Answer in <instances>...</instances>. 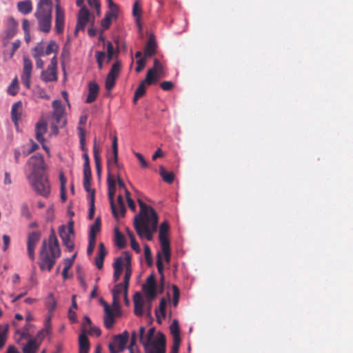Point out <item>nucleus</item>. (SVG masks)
I'll use <instances>...</instances> for the list:
<instances>
[{"label": "nucleus", "mask_w": 353, "mask_h": 353, "mask_svg": "<svg viewBox=\"0 0 353 353\" xmlns=\"http://www.w3.org/2000/svg\"><path fill=\"white\" fill-rule=\"evenodd\" d=\"M99 85L94 81L90 82L88 85V94L86 99V103H91L94 102L99 94Z\"/></svg>", "instance_id": "14"}, {"label": "nucleus", "mask_w": 353, "mask_h": 353, "mask_svg": "<svg viewBox=\"0 0 353 353\" xmlns=\"http://www.w3.org/2000/svg\"><path fill=\"white\" fill-rule=\"evenodd\" d=\"M130 239L131 241V247L132 250H134L137 253L141 252V248L138 244V243L135 240V237L133 234L130 235Z\"/></svg>", "instance_id": "52"}, {"label": "nucleus", "mask_w": 353, "mask_h": 353, "mask_svg": "<svg viewBox=\"0 0 353 353\" xmlns=\"http://www.w3.org/2000/svg\"><path fill=\"white\" fill-rule=\"evenodd\" d=\"M134 155L139 159L142 168H148V165L146 161L144 159L143 156L139 152H134Z\"/></svg>", "instance_id": "60"}, {"label": "nucleus", "mask_w": 353, "mask_h": 353, "mask_svg": "<svg viewBox=\"0 0 353 353\" xmlns=\"http://www.w3.org/2000/svg\"><path fill=\"white\" fill-rule=\"evenodd\" d=\"M140 214L134 217V226L141 239L152 241L153 233L157 230L158 216L154 210L138 199Z\"/></svg>", "instance_id": "2"}, {"label": "nucleus", "mask_w": 353, "mask_h": 353, "mask_svg": "<svg viewBox=\"0 0 353 353\" xmlns=\"http://www.w3.org/2000/svg\"><path fill=\"white\" fill-rule=\"evenodd\" d=\"M58 50V46L56 43V42L51 41L47 46L46 50H45V54L49 55L52 52H57Z\"/></svg>", "instance_id": "42"}, {"label": "nucleus", "mask_w": 353, "mask_h": 353, "mask_svg": "<svg viewBox=\"0 0 353 353\" xmlns=\"http://www.w3.org/2000/svg\"><path fill=\"white\" fill-rule=\"evenodd\" d=\"M66 225H61L59 228V234L63 241V244L67 248L69 252L74 250L73 239L74 238V232H68Z\"/></svg>", "instance_id": "6"}, {"label": "nucleus", "mask_w": 353, "mask_h": 353, "mask_svg": "<svg viewBox=\"0 0 353 353\" xmlns=\"http://www.w3.org/2000/svg\"><path fill=\"white\" fill-rule=\"evenodd\" d=\"M173 87L174 84L171 81H166L161 83V88L165 91L170 90Z\"/></svg>", "instance_id": "59"}, {"label": "nucleus", "mask_w": 353, "mask_h": 353, "mask_svg": "<svg viewBox=\"0 0 353 353\" xmlns=\"http://www.w3.org/2000/svg\"><path fill=\"white\" fill-rule=\"evenodd\" d=\"M117 13L107 12L105 14V17L101 21V26L103 29H108L110 26L112 20L117 18Z\"/></svg>", "instance_id": "26"}, {"label": "nucleus", "mask_w": 353, "mask_h": 353, "mask_svg": "<svg viewBox=\"0 0 353 353\" xmlns=\"http://www.w3.org/2000/svg\"><path fill=\"white\" fill-rule=\"evenodd\" d=\"M78 130H79V137H80V143L81 145V150L83 151H86L85 148V132L82 128L79 127Z\"/></svg>", "instance_id": "56"}, {"label": "nucleus", "mask_w": 353, "mask_h": 353, "mask_svg": "<svg viewBox=\"0 0 353 353\" xmlns=\"http://www.w3.org/2000/svg\"><path fill=\"white\" fill-rule=\"evenodd\" d=\"M99 247V250L97 256L104 259L105 255L107 254V251L105 248L104 244L103 243H100Z\"/></svg>", "instance_id": "61"}, {"label": "nucleus", "mask_w": 353, "mask_h": 353, "mask_svg": "<svg viewBox=\"0 0 353 353\" xmlns=\"http://www.w3.org/2000/svg\"><path fill=\"white\" fill-rule=\"evenodd\" d=\"M116 78L107 75L105 79V89L107 90H111L115 85Z\"/></svg>", "instance_id": "48"}, {"label": "nucleus", "mask_w": 353, "mask_h": 353, "mask_svg": "<svg viewBox=\"0 0 353 353\" xmlns=\"http://www.w3.org/2000/svg\"><path fill=\"white\" fill-rule=\"evenodd\" d=\"M17 9L18 10L23 14H29L32 9V2L30 0H24L19 1L17 3Z\"/></svg>", "instance_id": "25"}, {"label": "nucleus", "mask_w": 353, "mask_h": 353, "mask_svg": "<svg viewBox=\"0 0 353 353\" xmlns=\"http://www.w3.org/2000/svg\"><path fill=\"white\" fill-rule=\"evenodd\" d=\"M94 194L92 193L90 196L88 218L90 219H92L93 216H94Z\"/></svg>", "instance_id": "49"}, {"label": "nucleus", "mask_w": 353, "mask_h": 353, "mask_svg": "<svg viewBox=\"0 0 353 353\" xmlns=\"http://www.w3.org/2000/svg\"><path fill=\"white\" fill-rule=\"evenodd\" d=\"M157 266L159 274L161 275V292H163V282H164V275H163V259L161 256V253H157Z\"/></svg>", "instance_id": "27"}, {"label": "nucleus", "mask_w": 353, "mask_h": 353, "mask_svg": "<svg viewBox=\"0 0 353 353\" xmlns=\"http://www.w3.org/2000/svg\"><path fill=\"white\" fill-rule=\"evenodd\" d=\"M4 246L3 248V251H6L9 247L10 243V238L8 235L3 234L2 236Z\"/></svg>", "instance_id": "62"}, {"label": "nucleus", "mask_w": 353, "mask_h": 353, "mask_svg": "<svg viewBox=\"0 0 353 353\" xmlns=\"http://www.w3.org/2000/svg\"><path fill=\"white\" fill-rule=\"evenodd\" d=\"M168 230H169L168 223L166 221L163 222L161 224L160 228H159V239L168 238L166 236V234H167V232H168Z\"/></svg>", "instance_id": "38"}, {"label": "nucleus", "mask_w": 353, "mask_h": 353, "mask_svg": "<svg viewBox=\"0 0 353 353\" xmlns=\"http://www.w3.org/2000/svg\"><path fill=\"white\" fill-rule=\"evenodd\" d=\"M144 301L141 294L136 292L134 295V313L137 316H142Z\"/></svg>", "instance_id": "17"}, {"label": "nucleus", "mask_w": 353, "mask_h": 353, "mask_svg": "<svg viewBox=\"0 0 353 353\" xmlns=\"http://www.w3.org/2000/svg\"><path fill=\"white\" fill-rule=\"evenodd\" d=\"M54 112L52 117L57 124L65 125V121H63L64 110L59 100H55L52 103Z\"/></svg>", "instance_id": "11"}, {"label": "nucleus", "mask_w": 353, "mask_h": 353, "mask_svg": "<svg viewBox=\"0 0 353 353\" xmlns=\"http://www.w3.org/2000/svg\"><path fill=\"white\" fill-rule=\"evenodd\" d=\"M28 165L31 168V173L28 179L34 191L43 197H48L50 192V185L45 170L47 168L43 157L40 153L31 156Z\"/></svg>", "instance_id": "1"}, {"label": "nucleus", "mask_w": 353, "mask_h": 353, "mask_svg": "<svg viewBox=\"0 0 353 353\" xmlns=\"http://www.w3.org/2000/svg\"><path fill=\"white\" fill-rule=\"evenodd\" d=\"M40 346V343L36 339H30L22 348L23 353H36Z\"/></svg>", "instance_id": "22"}, {"label": "nucleus", "mask_w": 353, "mask_h": 353, "mask_svg": "<svg viewBox=\"0 0 353 353\" xmlns=\"http://www.w3.org/2000/svg\"><path fill=\"white\" fill-rule=\"evenodd\" d=\"M23 70L21 75V81L23 84L28 88L30 86V77L32 69V61L27 57H23Z\"/></svg>", "instance_id": "9"}, {"label": "nucleus", "mask_w": 353, "mask_h": 353, "mask_svg": "<svg viewBox=\"0 0 353 353\" xmlns=\"http://www.w3.org/2000/svg\"><path fill=\"white\" fill-rule=\"evenodd\" d=\"M21 214L26 218H30L31 214L29 210V208L27 204L23 203L21 207Z\"/></svg>", "instance_id": "53"}, {"label": "nucleus", "mask_w": 353, "mask_h": 353, "mask_svg": "<svg viewBox=\"0 0 353 353\" xmlns=\"http://www.w3.org/2000/svg\"><path fill=\"white\" fill-rule=\"evenodd\" d=\"M159 174L165 182L172 183L174 181V173L172 172H167L162 165L159 167Z\"/></svg>", "instance_id": "28"}, {"label": "nucleus", "mask_w": 353, "mask_h": 353, "mask_svg": "<svg viewBox=\"0 0 353 353\" xmlns=\"http://www.w3.org/2000/svg\"><path fill=\"white\" fill-rule=\"evenodd\" d=\"M115 243L119 248H123L126 245L123 235L117 228H115Z\"/></svg>", "instance_id": "31"}, {"label": "nucleus", "mask_w": 353, "mask_h": 353, "mask_svg": "<svg viewBox=\"0 0 353 353\" xmlns=\"http://www.w3.org/2000/svg\"><path fill=\"white\" fill-rule=\"evenodd\" d=\"M123 259L125 261V263L123 264L124 266H131V255L128 252H123Z\"/></svg>", "instance_id": "63"}, {"label": "nucleus", "mask_w": 353, "mask_h": 353, "mask_svg": "<svg viewBox=\"0 0 353 353\" xmlns=\"http://www.w3.org/2000/svg\"><path fill=\"white\" fill-rule=\"evenodd\" d=\"M17 85H18V81L16 77L14 79H13V81H12L10 85L8 86V92L12 96L15 95L18 92Z\"/></svg>", "instance_id": "39"}, {"label": "nucleus", "mask_w": 353, "mask_h": 353, "mask_svg": "<svg viewBox=\"0 0 353 353\" xmlns=\"http://www.w3.org/2000/svg\"><path fill=\"white\" fill-rule=\"evenodd\" d=\"M116 192V188H108V199L110 201V204L112 210V212L114 216H117L118 212H117L116 205L114 201V196Z\"/></svg>", "instance_id": "30"}, {"label": "nucleus", "mask_w": 353, "mask_h": 353, "mask_svg": "<svg viewBox=\"0 0 353 353\" xmlns=\"http://www.w3.org/2000/svg\"><path fill=\"white\" fill-rule=\"evenodd\" d=\"M47 131V124L43 121H39L35 127V134H36V139L37 140L40 142L43 143L45 141V139L43 137V134Z\"/></svg>", "instance_id": "15"}, {"label": "nucleus", "mask_w": 353, "mask_h": 353, "mask_svg": "<svg viewBox=\"0 0 353 353\" xmlns=\"http://www.w3.org/2000/svg\"><path fill=\"white\" fill-rule=\"evenodd\" d=\"M88 334L90 335L95 334L97 336H99L101 334V332L99 327L90 325L89 331L87 330V334Z\"/></svg>", "instance_id": "55"}, {"label": "nucleus", "mask_w": 353, "mask_h": 353, "mask_svg": "<svg viewBox=\"0 0 353 353\" xmlns=\"http://www.w3.org/2000/svg\"><path fill=\"white\" fill-rule=\"evenodd\" d=\"M112 150H113V159H108V163H114L117 164L118 161V147H117V137H114L112 140Z\"/></svg>", "instance_id": "33"}, {"label": "nucleus", "mask_w": 353, "mask_h": 353, "mask_svg": "<svg viewBox=\"0 0 353 353\" xmlns=\"http://www.w3.org/2000/svg\"><path fill=\"white\" fill-rule=\"evenodd\" d=\"M159 242L161 244L162 251V252H161V255H168V253H171L170 241L168 238L159 239ZM158 253H160V252H159ZM161 256L163 257V256Z\"/></svg>", "instance_id": "32"}, {"label": "nucleus", "mask_w": 353, "mask_h": 353, "mask_svg": "<svg viewBox=\"0 0 353 353\" xmlns=\"http://www.w3.org/2000/svg\"><path fill=\"white\" fill-rule=\"evenodd\" d=\"M41 79L46 82L57 81V70L47 68L46 70L41 72Z\"/></svg>", "instance_id": "19"}, {"label": "nucleus", "mask_w": 353, "mask_h": 353, "mask_svg": "<svg viewBox=\"0 0 353 353\" xmlns=\"http://www.w3.org/2000/svg\"><path fill=\"white\" fill-rule=\"evenodd\" d=\"M144 254L145 257V260L147 261V263L148 265L152 264V254L150 251V248L148 245L145 244L144 245Z\"/></svg>", "instance_id": "46"}, {"label": "nucleus", "mask_w": 353, "mask_h": 353, "mask_svg": "<svg viewBox=\"0 0 353 353\" xmlns=\"http://www.w3.org/2000/svg\"><path fill=\"white\" fill-rule=\"evenodd\" d=\"M34 16L38 19L39 30L43 32H49L51 29L52 11H36Z\"/></svg>", "instance_id": "5"}, {"label": "nucleus", "mask_w": 353, "mask_h": 353, "mask_svg": "<svg viewBox=\"0 0 353 353\" xmlns=\"http://www.w3.org/2000/svg\"><path fill=\"white\" fill-rule=\"evenodd\" d=\"M101 226V221L100 218L97 217L94 221V223L90 226L89 234H95L96 232H99Z\"/></svg>", "instance_id": "45"}, {"label": "nucleus", "mask_w": 353, "mask_h": 353, "mask_svg": "<svg viewBox=\"0 0 353 353\" xmlns=\"http://www.w3.org/2000/svg\"><path fill=\"white\" fill-rule=\"evenodd\" d=\"M89 19L90 12L88 10L85 6L81 7V10L78 15L77 23L75 28L76 34L78 31L84 30L85 26L89 21Z\"/></svg>", "instance_id": "10"}, {"label": "nucleus", "mask_w": 353, "mask_h": 353, "mask_svg": "<svg viewBox=\"0 0 353 353\" xmlns=\"http://www.w3.org/2000/svg\"><path fill=\"white\" fill-rule=\"evenodd\" d=\"M22 108V103L21 101H17L14 103L11 109V119L12 121L14 123L15 125L17 124V122L20 118L21 112L20 110Z\"/></svg>", "instance_id": "23"}, {"label": "nucleus", "mask_w": 353, "mask_h": 353, "mask_svg": "<svg viewBox=\"0 0 353 353\" xmlns=\"http://www.w3.org/2000/svg\"><path fill=\"white\" fill-rule=\"evenodd\" d=\"M33 57H40L41 55L45 54L43 47L40 43L33 48Z\"/></svg>", "instance_id": "50"}, {"label": "nucleus", "mask_w": 353, "mask_h": 353, "mask_svg": "<svg viewBox=\"0 0 353 353\" xmlns=\"http://www.w3.org/2000/svg\"><path fill=\"white\" fill-rule=\"evenodd\" d=\"M163 65L157 59L154 60V65L152 68L148 70L145 76V81H148V85L152 84L154 82L157 81V78L154 77L157 69L162 67Z\"/></svg>", "instance_id": "13"}, {"label": "nucleus", "mask_w": 353, "mask_h": 353, "mask_svg": "<svg viewBox=\"0 0 353 353\" xmlns=\"http://www.w3.org/2000/svg\"><path fill=\"white\" fill-rule=\"evenodd\" d=\"M20 45H21V41L17 39L16 41H14L13 43H12V50L10 52V57H12L13 55L14 54L15 52L17 50V49L20 47Z\"/></svg>", "instance_id": "64"}, {"label": "nucleus", "mask_w": 353, "mask_h": 353, "mask_svg": "<svg viewBox=\"0 0 353 353\" xmlns=\"http://www.w3.org/2000/svg\"><path fill=\"white\" fill-rule=\"evenodd\" d=\"M181 339L176 338L173 339V345L171 350V352H174L175 353H178L179 345H180Z\"/></svg>", "instance_id": "58"}, {"label": "nucleus", "mask_w": 353, "mask_h": 353, "mask_svg": "<svg viewBox=\"0 0 353 353\" xmlns=\"http://www.w3.org/2000/svg\"><path fill=\"white\" fill-rule=\"evenodd\" d=\"M157 43L154 35H151L146 43L145 49V57H150L156 52Z\"/></svg>", "instance_id": "21"}, {"label": "nucleus", "mask_w": 353, "mask_h": 353, "mask_svg": "<svg viewBox=\"0 0 353 353\" xmlns=\"http://www.w3.org/2000/svg\"><path fill=\"white\" fill-rule=\"evenodd\" d=\"M128 339V332L124 331L122 334L116 335L114 336V343L118 345V348L122 352L125 347Z\"/></svg>", "instance_id": "20"}, {"label": "nucleus", "mask_w": 353, "mask_h": 353, "mask_svg": "<svg viewBox=\"0 0 353 353\" xmlns=\"http://www.w3.org/2000/svg\"><path fill=\"white\" fill-rule=\"evenodd\" d=\"M137 66L135 68V70L137 72H140L143 70L144 68L145 63H146V59L145 57L144 58H140L137 61Z\"/></svg>", "instance_id": "54"}, {"label": "nucleus", "mask_w": 353, "mask_h": 353, "mask_svg": "<svg viewBox=\"0 0 353 353\" xmlns=\"http://www.w3.org/2000/svg\"><path fill=\"white\" fill-rule=\"evenodd\" d=\"M156 286L143 285V290L145 292V296L149 302H151L157 296Z\"/></svg>", "instance_id": "29"}, {"label": "nucleus", "mask_w": 353, "mask_h": 353, "mask_svg": "<svg viewBox=\"0 0 353 353\" xmlns=\"http://www.w3.org/2000/svg\"><path fill=\"white\" fill-rule=\"evenodd\" d=\"M61 255V250L54 229L51 230L48 243L45 239L39 252V265L41 270L50 271L56 259Z\"/></svg>", "instance_id": "3"}, {"label": "nucleus", "mask_w": 353, "mask_h": 353, "mask_svg": "<svg viewBox=\"0 0 353 353\" xmlns=\"http://www.w3.org/2000/svg\"><path fill=\"white\" fill-rule=\"evenodd\" d=\"M165 308H166V301L164 299H161L159 303V312L161 313L162 318L164 319L165 317Z\"/></svg>", "instance_id": "57"}, {"label": "nucleus", "mask_w": 353, "mask_h": 353, "mask_svg": "<svg viewBox=\"0 0 353 353\" xmlns=\"http://www.w3.org/2000/svg\"><path fill=\"white\" fill-rule=\"evenodd\" d=\"M125 272L123 283H124V290L126 292V290H128V286H129L130 279V276L132 274V269H131V266H125Z\"/></svg>", "instance_id": "37"}, {"label": "nucleus", "mask_w": 353, "mask_h": 353, "mask_svg": "<svg viewBox=\"0 0 353 353\" xmlns=\"http://www.w3.org/2000/svg\"><path fill=\"white\" fill-rule=\"evenodd\" d=\"M146 83L148 84V81H145V79L140 83V84L139 85V86L137 87V88L134 92L137 94V97H141L142 96H143L145 94V85Z\"/></svg>", "instance_id": "41"}, {"label": "nucleus", "mask_w": 353, "mask_h": 353, "mask_svg": "<svg viewBox=\"0 0 353 353\" xmlns=\"http://www.w3.org/2000/svg\"><path fill=\"white\" fill-rule=\"evenodd\" d=\"M145 332V328L141 327L139 329L140 342L143 345L145 353H165V337L164 334L159 332L157 338L152 342L153 347H149L148 342H144Z\"/></svg>", "instance_id": "4"}, {"label": "nucleus", "mask_w": 353, "mask_h": 353, "mask_svg": "<svg viewBox=\"0 0 353 353\" xmlns=\"http://www.w3.org/2000/svg\"><path fill=\"white\" fill-rule=\"evenodd\" d=\"M55 30L59 34H62L64 30L65 13L59 3H56Z\"/></svg>", "instance_id": "8"}, {"label": "nucleus", "mask_w": 353, "mask_h": 353, "mask_svg": "<svg viewBox=\"0 0 353 353\" xmlns=\"http://www.w3.org/2000/svg\"><path fill=\"white\" fill-rule=\"evenodd\" d=\"M141 8L139 7V1H136L133 5L132 14L134 17H136L137 23L139 26V18L141 16Z\"/></svg>", "instance_id": "40"}, {"label": "nucleus", "mask_w": 353, "mask_h": 353, "mask_svg": "<svg viewBox=\"0 0 353 353\" xmlns=\"http://www.w3.org/2000/svg\"><path fill=\"white\" fill-rule=\"evenodd\" d=\"M170 330L173 336V339H175V337L180 338V330L177 320L174 319L172 321V324L170 326Z\"/></svg>", "instance_id": "36"}, {"label": "nucleus", "mask_w": 353, "mask_h": 353, "mask_svg": "<svg viewBox=\"0 0 353 353\" xmlns=\"http://www.w3.org/2000/svg\"><path fill=\"white\" fill-rule=\"evenodd\" d=\"M90 344L87 336V329L83 326L79 336V350H90Z\"/></svg>", "instance_id": "16"}, {"label": "nucleus", "mask_w": 353, "mask_h": 353, "mask_svg": "<svg viewBox=\"0 0 353 353\" xmlns=\"http://www.w3.org/2000/svg\"><path fill=\"white\" fill-rule=\"evenodd\" d=\"M52 0H39L37 11L48 10L52 11Z\"/></svg>", "instance_id": "34"}, {"label": "nucleus", "mask_w": 353, "mask_h": 353, "mask_svg": "<svg viewBox=\"0 0 353 353\" xmlns=\"http://www.w3.org/2000/svg\"><path fill=\"white\" fill-rule=\"evenodd\" d=\"M172 290H173V300L172 303L174 306H176L179 303V290L176 285H172Z\"/></svg>", "instance_id": "51"}, {"label": "nucleus", "mask_w": 353, "mask_h": 353, "mask_svg": "<svg viewBox=\"0 0 353 353\" xmlns=\"http://www.w3.org/2000/svg\"><path fill=\"white\" fill-rule=\"evenodd\" d=\"M154 333H155V328L154 327L150 328L148 332L147 337H146L147 339H146V341H144V342H148V346L149 347H153L152 342L154 340H152V339H153Z\"/></svg>", "instance_id": "47"}, {"label": "nucleus", "mask_w": 353, "mask_h": 353, "mask_svg": "<svg viewBox=\"0 0 353 353\" xmlns=\"http://www.w3.org/2000/svg\"><path fill=\"white\" fill-rule=\"evenodd\" d=\"M114 51V47L111 42H108L107 43V63H109L113 58Z\"/></svg>", "instance_id": "44"}, {"label": "nucleus", "mask_w": 353, "mask_h": 353, "mask_svg": "<svg viewBox=\"0 0 353 353\" xmlns=\"http://www.w3.org/2000/svg\"><path fill=\"white\" fill-rule=\"evenodd\" d=\"M46 307L48 310V313L50 314L47 323H50L52 313L57 307V303L52 294H50L47 298Z\"/></svg>", "instance_id": "24"}, {"label": "nucleus", "mask_w": 353, "mask_h": 353, "mask_svg": "<svg viewBox=\"0 0 353 353\" xmlns=\"http://www.w3.org/2000/svg\"><path fill=\"white\" fill-rule=\"evenodd\" d=\"M41 238V233L39 232H32L28 234L27 241V248L28 256L31 260L35 258L34 250Z\"/></svg>", "instance_id": "7"}, {"label": "nucleus", "mask_w": 353, "mask_h": 353, "mask_svg": "<svg viewBox=\"0 0 353 353\" xmlns=\"http://www.w3.org/2000/svg\"><path fill=\"white\" fill-rule=\"evenodd\" d=\"M123 257H119L116 259L114 263H113L114 268V274H113V281L114 283H117L122 274L123 272Z\"/></svg>", "instance_id": "18"}, {"label": "nucleus", "mask_w": 353, "mask_h": 353, "mask_svg": "<svg viewBox=\"0 0 353 353\" xmlns=\"http://www.w3.org/2000/svg\"><path fill=\"white\" fill-rule=\"evenodd\" d=\"M101 303L103 305L105 310L104 325L107 329H110L115 322L113 312L106 302L102 300Z\"/></svg>", "instance_id": "12"}, {"label": "nucleus", "mask_w": 353, "mask_h": 353, "mask_svg": "<svg viewBox=\"0 0 353 353\" xmlns=\"http://www.w3.org/2000/svg\"><path fill=\"white\" fill-rule=\"evenodd\" d=\"M121 63L119 61H117L115 62L111 69H110V71L109 72V73L108 74V76H110V77H114V78H117V77L119 76V72H120V70H121Z\"/></svg>", "instance_id": "35"}, {"label": "nucleus", "mask_w": 353, "mask_h": 353, "mask_svg": "<svg viewBox=\"0 0 353 353\" xmlns=\"http://www.w3.org/2000/svg\"><path fill=\"white\" fill-rule=\"evenodd\" d=\"M122 291L124 292V283H117L114 285V288L112 290V296L119 297Z\"/></svg>", "instance_id": "43"}]
</instances>
